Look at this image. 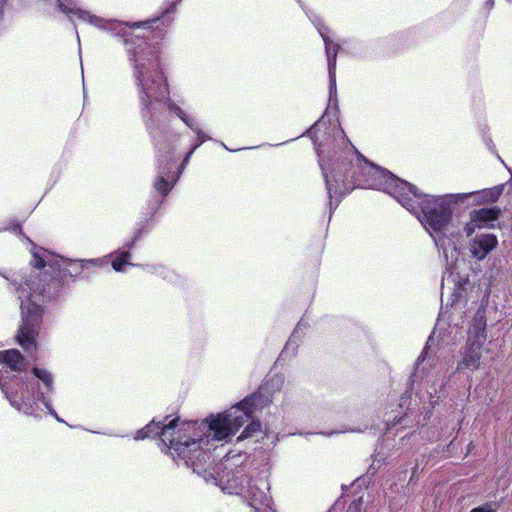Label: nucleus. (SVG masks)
<instances>
[{"label":"nucleus","instance_id":"obj_1","mask_svg":"<svg viewBox=\"0 0 512 512\" xmlns=\"http://www.w3.org/2000/svg\"><path fill=\"white\" fill-rule=\"evenodd\" d=\"M175 9L176 2L172 3L169 8H166L159 17L126 24L132 29L143 28L146 30V34L142 36L133 34L122 35L128 59L133 66V76L142 106V117L146 125L152 124L154 105L161 102L187 124L185 112L169 97V85L160 67L159 42H150L155 37L163 40V28L167 26L165 24V17L175 12Z\"/></svg>","mask_w":512,"mask_h":512},{"label":"nucleus","instance_id":"obj_2","mask_svg":"<svg viewBox=\"0 0 512 512\" xmlns=\"http://www.w3.org/2000/svg\"><path fill=\"white\" fill-rule=\"evenodd\" d=\"M321 167L330 198L333 194L341 195L359 187L382 190L399 203L411 205L404 197L409 195L410 183L370 162L354 146L345 155L337 157L329 174L323 165Z\"/></svg>","mask_w":512,"mask_h":512},{"label":"nucleus","instance_id":"obj_3","mask_svg":"<svg viewBox=\"0 0 512 512\" xmlns=\"http://www.w3.org/2000/svg\"><path fill=\"white\" fill-rule=\"evenodd\" d=\"M72 277L66 268L57 269V276L40 272L31 275L29 279L20 283L16 291L20 300L21 322L17 331V342L27 352L36 350V339L39 336L44 316V307L41 304L46 286L50 282L58 284L67 276Z\"/></svg>","mask_w":512,"mask_h":512},{"label":"nucleus","instance_id":"obj_4","mask_svg":"<svg viewBox=\"0 0 512 512\" xmlns=\"http://www.w3.org/2000/svg\"><path fill=\"white\" fill-rule=\"evenodd\" d=\"M200 430L197 421L183 422L177 430L178 440H170L171 456L183 460L198 474L206 470L211 458L210 451L202 447V443L207 444L209 439L204 438Z\"/></svg>","mask_w":512,"mask_h":512},{"label":"nucleus","instance_id":"obj_5","mask_svg":"<svg viewBox=\"0 0 512 512\" xmlns=\"http://www.w3.org/2000/svg\"><path fill=\"white\" fill-rule=\"evenodd\" d=\"M410 188L409 195H404V197L411 205L400 204L418 218L421 216V221L424 222L427 229L434 232L443 231L452 219V204L455 201L446 197L422 195L412 184H410Z\"/></svg>","mask_w":512,"mask_h":512},{"label":"nucleus","instance_id":"obj_6","mask_svg":"<svg viewBox=\"0 0 512 512\" xmlns=\"http://www.w3.org/2000/svg\"><path fill=\"white\" fill-rule=\"evenodd\" d=\"M486 318L476 315L467 332V340L462 348L461 359L457 363L456 371H475L481 366L482 349L487 340Z\"/></svg>","mask_w":512,"mask_h":512},{"label":"nucleus","instance_id":"obj_7","mask_svg":"<svg viewBox=\"0 0 512 512\" xmlns=\"http://www.w3.org/2000/svg\"><path fill=\"white\" fill-rule=\"evenodd\" d=\"M272 397V390L269 384L265 383L260 385L256 392L225 411L234 434L253 418L256 410L269 405L272 402Z\"/></svg>","mask_w":512,"mask_h":512},{"label":"nucleus","instance_id":"obj_8","mask_svg":"<svg viewBox=\"0 0 512 512\" xmlns=\"http://www.w3.org/2000/svg\"><path fill=\"white\" fill-rule=\"evenodd\" d=\"M154 146L157 149L159 176L154 181L153 187L162 197H166L179 179V174L171 171L172 165L175 164V150L159 139L154 140Z\"/></svg>","mask_w":512,"mask_h":512},{"label":"nucleus","instance_id":"obj_9","mask_svg":"<svg viewBox=\"0 0 512 512\" xmlns=\"http://www.w3.org/2000/svg\"><path fill=\"white\" fill-rule=\"evenodd\" d=\"M167 419L168 416L165 417L163 422L155 421L153 419L145 427L137 431L135 439L145 440L158 436L162 445L168 449L169 453H171L172 445H170V440H178L177 430L181 424H179V417H176L170 420L168 423H165Z\"/></svg>","mask_w":512,"mask_h":512},{"label":"nucleus","instance_id":"obj_10","mask_svg":"<svg viewBox=\"0 0 512 512\" xmlns=\"http://www.w3.org/2000/svg\"><path fill=\"white\" fill-rule=\"evenodd\" d=\"M198 425L201 426L200 431L204 438H208L212 434L214 440L222 441L234 435L225 412L211 415L210 419H205Z\"/></svg>","mask_w":512,"mask_h":512},{"label":"nucleus","instance_id":"obj_11","mask_svg":"<svg viewBox=\"0 0 512 512\" xmlns=\"http://www.w3.org/2000/svg\"><path fill=\"white\" fill-rule=\"evenodd\" d=\"M498 244L497 237L493 234H483L476 236L470 242V251L474 258L483 260L488 253L496 248Z\"/></svg>","mask_w":512,"mask_h":512},{"label":"nucleus","instance_id":"obj_12","mask_svg":"<svg viewBox=\"0 0 512 512\" xmlns=\"http://www.w3.org/2000/svg\"><path fill=\"white\" fill-rule=\"evenodd\" d=\"M321 36L325 44V53L327 57L330 87H332L335 86L336 82V62L337 55L341 47L338 43L330 39L327 35L321 33Z\"/></svg>","mask_w":512,"mask_h":512},{"label":"nucleus","instance_id":"obj_13","mask_svg":"<svg viewBox=\"0 0 512 512\" xmlns=\"http://www.w3.org/2000/svg\"><path fill=\"white\" fill-rule=\"evenodd\" d=\"M245 482L247 483L248 488L245 492H243V496L245 497L248 505L251 507V512H262V508L266 507V493L257 488L255 485H252L250 478H246Z\"/></svg>","mask_w":512,"mask_h":512},{"label":"nucleus","instance_id":"obj_14","mask_svg":"<svg viewBox=\"0 0 512 512\" xmlns=\"http://www.w3.org/2000/svg\"><path fill=\"white\" fill-rule=\"evenodd\" d=\"M501 214L498 207L475 209L470 212L471 221L477 222L482 228L493 227L490 223L496 221Z\"/></svg>","mask_w":512,"mask_h":512},{"label":"nucleus","instance_id":"obj_15","mask_svg":"<svg viewBox=\"0 0 512 512\" xmlns=\"http://www.w3.org/2000/svg\"><path fill=\"white\" fill-rule=\"evenodd\" d=\"M262 425L258 420H253V418L249 421L248 425L244 428L243 432L238 437V441H242L244 439L252 438L256 433L261 432Z\"/></svg>","mask_w":512,"mask_h":512},{"label":"nucleus","instance_id":"obj_16","mask_svg":"<svg viewBox=\"0 0 512 512\" xmlns=\"http://www.w3.org/2000/svg\"><path fill=\"white\" fill-rule=\"evenodd\" d=\"M32 373L34 374V376L36 378H38L39 380H41L43 382V384L45 385V387L48 391L52 390L53 376L48 370L43 369V368L34 367L32 369Z\"/></svg>","mask_w":512,"mask_h":512},{"label":"nucleus","instance_id":"obj_17","mask_svg":"<svg viewBox=\"0 0 512 512\" xmlns=\"http://www.w3.org/2000/svg\"><path fill=\"white\" fill-rule=\"evenodd\" d=\"M131 259V253L129 251H121L117 254V256L112 260L111 265L112 268L121 272L126 265H130L129 260Z\"/></svg>","mask_w":512,"mask_h":512},{"label":"nucleus","instance_id":"obj_18","mask_svg":"<svg viewBox=\"0 0 512 512\" xmlns=\"http://www.w3.org/2000/svg\"><path fill=\"white\" fill-rule=\"evenodd\" d=\"M58 8L60 11L66 14H74L78 18L86 20L89 17V14L86 11L80 9H69L66 5H64L61 1H58Z\"/></svg>","mask_w":512,"mask_h":512},{"label":"nucleus","instance_id":"obj_19","mask_svg":"<svg viewBox=\"0 0 512 512\" xmlns=\"http://www.w3.org/2000/svg\"><path fill=\"white\" fill-rule=\"evenodd\" d=\"M30 265L38 270H42L46 267L47 263L37 251H32Z\"/></svg>","mask_w":512,"mask_h":512},{"label":"nucleus","instance_id":"obj_20","mask_svg":"<svg viewBox=\"0 0 512 512\" xmlns=\"http://www.w3.org/2000/svg\"><path fill=\"white\" fill-rule=\"evenodd\" d=\"M198 145H194L189 151L188 153L185 155L184 159L182 160L179 168H178V171L177 172H174L175 174H179V176L181 175V173L183 172V170L185 169L186 165L189 163L190 161V158L192 156V154L195 152V150L197 149Z\"/></svg>","mask_w":512,"mask_h":512},{"label":"nucleus","instance_id":"obj_21","mask_svg":"<svg viewBox=\"0 0 512 512\" xmlns=\"http://www.w3.org/2000/svg\"><path fill=\"white\" fill-rule=\"evenodd\" d=\"M100 265H107V262L102 259L84 260L81 267L89 269V268L100 266Z\"/></svg>","mask_w":512,"mask_h":512},{"label":"nucleus","instance_id":"obj_22","mask_svg":"<svg viewBox=\"0 0 512 512\" xmlns=\"http://www.w3.org/2000/svg\"><path fill=\"white\" fill-rule=\"evenodd\" d=\"M496 505L492 502L485 503L482 506L473 508L470 512H496L497 509L495 507Z\"/></svg>","mask_w":512,"mask_h":512},{"label":"nucleus","instance_id":"obj_23","mask_svg":"<svg viewBox=\"0 0 512 512\" xmlns=\"http://www.w3.org/2000/svg\"><path fill=\"white\" fill-rule=\"evenodd\" d=\"M480 224H477V222L469 221L465 226L463 231L465 232L467 237H470L476 229H481L479 226Z\"/></svg>","mask_w":512,"mask_h":512},{"label":"nucleus","instance_id":"obj_24","mask_svg":"<svg viewBox=\"0 0 512 512\" xmlns=\"http://www.w3.org/2000/svg\"><path fill=\"white\" fill-rule=\"evenodd\" d=\"M362 505H363L362 498L355 499L348 506L347 512H360L362 509Z\"/></svg>","mask_w":512,"mask_h":512},{"label":"nucleus","instance_id":"obj_25","mask_svg":"<svg viewBox=\"0 0 512 512\" xmlns=\"http://www.w3.org/2000/svg\"><path fill=\"white\" fill-rule=\"evenodd\" d=\"M485 7H486L487 11L490 12L492 10V8L494 7V0H487L485 3Z\"/></svg>","mask_w":512,"mask_h":512},{"label":"nucleus","instance_id":"obj_26","mask_svg":"<svg viewBox=\"0 0 512 512\" xmlns=\"http://www.w3.org/2000/svg\"><path fill=\"white\" fill-rule=\"evenodd\" d=\"M489 194H490V199L492 201H496L499 197L500 191H496V192L490 191Z\"/></svg>","mask_w":512,"mask_h":512},{"label":"nucleus","instance_id":"obj_27","mask_svg":"<svg viewBox=\"0 0 512 512\" xmlns=\"http://www.w3.org/2000/svg\"><path fill=\"white\" fill-rule=\"evenodd\" d=\"M6 4V0H0V17L3 15V7Z\"/></svg>","mask_w":512,"mask_h":512},{"label":"nucleus","instance_id":"obj_28","mask_svg":"<svg viewBox=\"0 0 512 512\" xmlns=\"http://www.w3.org/2000/svg\"><path fill=\"white\" fill-rule=\"evenodd\" d=\"M424 360H425V351H423V352L419 355V357H418V361H419V362H420V361H424Z\"/></svg>","mask_w":512,"mask_h":512},{"label":"nucleus","instance_id":"obj_29","mask_svg":"<svg viewBox=\"0 0 512 512\" xmlns=\"http://www.w3.org/2000/svg\"><path fill=\"white\" fill-rule=\"evenodd\" d=\"M49 267H50L53 271H55V268L53 267V265H49Z\"/></svg>","mask_w":512,"mask_h":512}]
</instances>
